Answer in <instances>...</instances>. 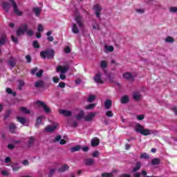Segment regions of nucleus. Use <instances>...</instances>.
<instances>
[{
  "mask_svg": "<svg viewBox=\"0 0 177 177\" xmlns=\"http://www.w3.org/2000/svg\"><path fill=\"white\" fill-rule=\"evenodd\" d=\"M25 32H26L27 35L29 37H32V35H34V31L31 29L28 30V26L26 24L21 25L18 28L17 30V35L20 37L21 35H24Z\"/></svg>",
  "mask_w": 177,
  "mask_h": 177,
  "instance_id": "nucleus-1",
  "label": "nucleus"
},
{
  "mask_svg": "<svg viewBox=\"0 0 177 177\" xmlns=\"http://www.w3.org/2000/svg\"><path fill=\"white\" fill-rule=\"evenodd\" d=\"M135 131H137L138 133L143 135V136H149V135H153V133H156V131L145 129V127L141 126L139 123L136 125Z\"/></svg>",
  "mask_w": 177,
  "mask_h": 177,
  "instance_id": "nucleus-2",
  "label": "nucleus"
},
{
  "mask_svg": "<svg viewBox=\"0 0 177 177\" xmlns=\"http://www.w3.org/2000/svg\"><path fill=\"white\" fill-rule=\"evenodd\" d=\"M40 56L43 59H53L55 57V50H46L45 51H41L40 53Z\"/></svg>",
  "mask_w": 177,
  "mask_h": 177,
  "instance_id": "nucleus-3",
  "label": "nucleus"
},
{
  "mask_svg": "<svg viewBox=\"0 0 177 177\" xmlns=\"http://www.w3.org/2000/svg\"><path fill=\"white\" fill-rule=\"evenodd\" d=\"M36 104H39V106L43 107L44 112L47 114H49V113H50V109L48 106V105H46V104H45V102L42 101H37Z\"/></svg>",
  "mask_w": 177,
  "mask_h": 177,
  "instance_id": "nucleus-4",
  "label": "nucleus"
},
{
  "mask_svg": "<svg viewBox=\"0 0 177 177\" xmlns=\"http://www.w3.org/2000/svg\"><path fill=\"white\" fill-rule=\"evenodd\" d=\"M96 114H97L96 112H91L88 113L86 116L84 117V121L89 122L96 117Z\"/></svg>",
  "mask_w": 177,
  "mask_h": 177,
  "instance_id": "nucleus-5",
  "label": "nucleus"
},
{
  "mask_svg": "<svg viewBox=\"0 0 177 177\" xmlns=\"http://www.w3.org/2000/svg\"><path fill=\"white\" fill-rule=\"evenodd\" d=\"M9 1L11 2L12 7L14 8V13H15V15H17V16H21V15H23V12L19 10V8H17V4L16 3V2H15V0Z\"/></svg>",
  "mask_w": 177,
  "mask_h": 177,
  "instance_id": "nucleus-6",
  "label": "nucleus"
},
{
  "mask_svg": "<svg viewBox=\"0 0 177 177\" xmlns=\"http://www.w3.org/2000/svg\"><path fill=\"white\" fill-rule=\"evenodd\" d=\"M75 21H76L80 28H84V20L82 19V17L81 15H76L75 17Z\"/></svg>",
  "mask_w": 177,
  "mask_h": 177,
  "instance_id": "nucleus-7",
  "label": "nucleus"
},
{
  "mask_svg": "<svg viewBox=\"0 0 177 177\" xmlns=\"http://www.w3.org/2000/svg\"><path fill=\"white\" fill-rule=\"evenodd\" d=\"M93 9L95 12L96 17L99 19L100 17V12L102 11V7L99 4L94 6Z\"/></svg>",
  "mask_w": 177,
  "mask_h": 177,
  "instance_id": "nucleus-8",
  "label": "nucleus"
},
{
  "mask_svg": "<svg viewBox=\"0 0 177 177\" xmlns=\"http://www.w3.org/2000/svg\"><path fill=\"white\" fill-rule=\"evenodd\" d=\"M57 72L62 73V74H64L65 73H67L68 71V66H58L56 69Z\"/></svg>",
  "mask_w": 177,
  "mask_h": 177,
  "instance_id": "nucleus-9",
  "label": "nucleus"
},
{
  "mask_svg": "<svg viewBox=\"0 0 177 177\" xmlns=\"http://www.w3.org/2000/svg\"><path fill=\"white\" fill-rule=\"evenodd\" d=\"M94 81L97 82V84H104V82L102 80V73H97L94 77Z\"/></svg>",
  "mask_w": 177,
  "mask_h": 177,
  "instance_id": "nucleus-10",
  "label": "nucleus"
},
{
  "mask_svg": "<svg viewBox=\"0 0 177 177\" xmlns=\"http://www.w3.org/2000/svg\"><path fill=\"white\" fill-rule=\"evenodd\" d=\"M99 143H100V140L97 138H93L91 140V145L93 147H96V146H99Z\"/></svg>",
  "mask_w": 177,
  "mask_h": 177,
  "instance_id": "nucleus-11",
  "label": "nucleus"
},
{
  "mask_svg": "<svg viewBox=\"0 0 177 177\" xmlns=\"http://www.w3.org/2000/svg\"><path fill=\"white\" fill-rule=\"evenodd\" d=\"M84 117H85V112H84V111L82 110L80 111L79 114H77L75 116L76 120H77V121L82 120V118H84Z\"/></svg>",
  "mask_w": 177,
  "mask_h": 177,
  "instance_id": "nucleus-12",
  "label": "nucleus"
},
{
  "mask_svg": "<svg viewBox=\"0 0 177 177\" xmlns=\"http://www.w3.org/2000/svg\"><path fill=\"white\" fill-rule=\"evenodd\" d=\"M8 64L10 66V67H12V68L15 67V66H16V59L11 57L8 59Z\"/></svg>",
  "mask_w": 177,
  "mask_h": 177,
  "instance_id": "nucleus-13",
  "label": "nucleus"
},
{
  "mask_svg": "<svg viewBox=\"0 0 177 177\" xmlns=\"http://www.w3.org/2000/svg\"><path fill=\"white\" fill-rule=\"evenodd\" d=\"M133 97L134 100H140L142 99V95H140V92L135 91L133 93Z\"/></svg>",
  "mask_w": 177,
  "mask_h": 177,
  "instance_id": "nucleus-14",
  "label": "nucleus"
},
{
  "mask_svg": "<svg viewBox=\"0 0 177 177\" xmlns=\"http://www.w3.org/2000/svg\"><path fill=\"white\" fill-rule=\"evenodd\" d=\"M44 85H45V83L43 80H38L35 83V88H44Z\"/></svg>",
  "mask_w": 177,
  "mask_h": 177,
  "instance_id": "nucleus-15",
  "label": "nucleus"
},
{
  "mask_svg": "<svg viewBox=\"0 0 177 177\" xmlns=\"http://www.w3.org/2000/svg\"><path fill=\"white\" fill-rule=\"evenodd\" d=\"M59 113L62 114V115H65V117H70V115H71V111L67 110L60 109Z\"/></svg>",
  "mask_w": 177,
  "mask_h": 177,
  "instance_id": "nucleus-16",
  "label": "nucleus"
},
{
  "mask_svg": "<svg viewBox=\"0 0 177 177\" xmlns=\"http://www.w3.org/2000/svg\"><path fill=\"white\" fill-rule=\"evenodd\" d=\"M123 78H125V80H129L130 81H133V76H132L130 73H124Z\"/></svg>",
  "mask_w": 177,
  "mask_h": 177,
  "instance_id": "nucleus-17",
  "label": "nucleus"
},
{
  "mask_svg": "<svg viewBox=\"0 0 177 177\" xmlns=\"http://www.w3.org/2000/svg\"><path fill=\"white\" fill-rule=\"evenodd\" d=\"M72 32H73V34H78L80 32V29H78L77 24H72Z\"/></svg>",
  "mask_w": 177,
  "mask_h": 177,
  "instance_id": "nucleus-18",
  "label": "nucleus"
},
{
  "mask_svg": "<svg viewBox=\"0 0 177 177\" xmlns=\"http://www.w3.org/2000/svg\"><path fill=\"white\" fill-rule=\"evenodd\" d=\"M86 165H93L95 164V160L92 158H87L84 160Z\"/></svg>",
  "mask_w": 177,
  "mask_h": 177,
  "instance_id": "nucleus-19",
  "label": "nucleus"
},
{
  "mask_svg": "<svg viewBox=\"0 0 177 177\" xmlns=\"http://www.w3.org/2000/svg\"><path fill=\"white\" fill-rule=\"evenodd\" d=\"M142 167V163H140V162H138L136 164V167L133 168V170L131 171V172H138V171H139V169H140V167Z\"/></svg>",
  "mask_w": 177,
  "mask_h": 177,
  "instance_id": "nucleus-20",
  "label": "nucleus"
},
{
  "mask_svg": "<svg viewBox=\"0 0 177 177\" xmlns=\"http://www.w3.org/2000/svg\"><path fill=\"white\" fill-rule=\"evenodd\" d=\"M70 169V167H68V165H64V166H62L61 168H59L58 169V172H66V171H68V169Z\"/></svg>",
  "mask_w": 177,
  "mask_h": 177,
  "instance_id": "nucleus-21",
  "label": "nucleus"
},
{
  "mask_svg": "<svg viewBox=\"0 0 177 177\" xmlns=\"http://www.w3.org/2000/svg\"><path fill=\"white\" fill-rule=\"evenodd\" d=\"M33 12L37 17H39V15H41V12H42V9H41V8L37 7L33 8Z\"/></svg>",
  "mask_w": 177,
  "mask_h": 177,
  "instance_id": "nucleus-22",
  "label": "nucleus"
},
{
  "mask_svg": "<svg viewBox=\"0 0 177 177\" xmlns=\"http://www.w3.org/2000/svg\"><path fill=\"white\" fill-rule=\"evenodd\" d=\"M105 109L109 110V109L111 108V105L113 104V102L111 101V100H106L105 101Z\"/></svg>",
  "mask_w": 177,
  "mask_h": 177,
  "instance_id": "nucleus-23",
  "label": "nucleus"
},
{
  "mask_svg": "<svg viewBox=\"0 0 177 177\" xmlns=\"http://www.w3.org/2000/svg\"><path fill=\"white\" fill-rule=\"evenodd\" d=\"M56 128H57L56 125L48 126V127H46L45 131H46V132H53V131H55V129H56Z\"/></svg>",
  "mask_w": 177,
  "mask_h": 177,
  "instance_id": "nucleus-24",
  "label": "nucleus"
},
{
  "mask_svg": "<svg viewBox=\"0 0 177 177\" xmlns=\"http://www.w3.org/2000/svg\"><path fill=\"white\" fill-rule=\"evenodd\" d=\"M129 102V97L128 95H124L121 98V103L123 104H125L126 103H128Z\"/></svg>",
  "mask_w": 177,
  "mask_h": 177,
  "instance_id": "nucleus-25",
  "label": "nucleus"
},
{
  "mask_svg": "<svg viewBox=\"0 0 177 177\" xmlns=\"http://www.w3.org/2000/svg\"><path fill=\"white\" fill-rule=\"evenodd\" d=\"M3 8L6 12H9V9H10V5L8 3V2L3 3Z\"/></svg>",
  "mask_w": 177,
  "mask_h": 177,
  "instance_id": "nucleus-26",
  "label": "nucleus"
},
{
  "mask_svg": "<svg viewBox=\"0 0 177 177\" xmlns=\"http://www.w3.org/2000/svg\"><path fill=\"white\" fill-rule=\"evenodd\" d=\"M42 118H44V116H40L37 118L35 124L36 128H38V127H39V124H41V123L42 122Z\"/></svg>",
  "mask_w": 177,
  "mask_h": 177,
  "instance_id": "nucleus-27",
  "label": "nucleus"
},
{
  "mask_svg": "<svg viewBox=\"0 0 177 177\" xmlns=\"http://www.w3.org/2000/svg\"><path fill=\"white\" fill-rule=\"evenodd\" d=\"M17 120H18V121L19 122H21V124H22L23 125H24V124H26V122H27V120L26 119V118L17 117Z\"/></svg>",
  "mask_w": 177,
  "mask_h": 177,
  "instance_id": "nucleus-28",
  "label": "nucleus"
},
{
  "mask_svg": "<svg viewBox=\"0 0 177 177\" xmlns=\"http://www.w3.org/2000/svg\"><path fill=\"white\" fill-rule=\"evenodd\" d=\"M9 129L11 133H15V131H16V125H15V124H10Z\"/></svg>",
  "mask_w": 177,
  "mask_h": 177,
  "instance_id": "nucleus-29",
  "label": "nucleus"
},
{
  "mask_svg": "<svg viewBox=\"0 0 177 177\" xmlns=\"http://www.w3.org/2000/svg\"><path fill=\"white\" fill-rule=\"evenodd\" d=\"M19 110L24 114H30V110L27 109V108L24 106L19 108Z\"/></svg>",
  "mask_w": 177,
  "mask_h": 177,
  "instance_id": "nucleus-30",
  "label": "nucleus"
},
{
  "mask_svg": "<svg viewBox=\"0 0 177 177\" xmlns=\"http://www.w3.org/2000/svg\"><path fill=\"white\" fill-rule=\"evenodd\" d=\"M80 150H81V147L80 145L73 147L71 149V151L72 153H74L75 151H80Z\"/></svg>",
  "mask_w": 177,
  "mask_h": 177,
  "instance_id": "nucleus-31",
  "label": "nucleus"
},
{
  "mask_svg": "<svg viewBox=\"0 0 177 177\" xmlns=\"http://www.w3.org/2000/svg\"><path fill=\"white\" fill-rule=\"evenodd\" d=\"M12 167V171H19V169H20V168H21L20 166L19 165V164H17V163L13 164Z\"/></svg>",
  "mask_w": 177,
  "mask_h": 177,
  "instance_id": "nucleus-32",
  "label": "nucleus"
},
{
  "mask_svg": "<svg viewBox=\"0 0 177 177\" xmlns=\"http://www.w3.org/2000/svg\"><path fill=\"white\" fill-rule=\"evenodd\" d=\"M6 42V35H3L0 39V45H3Z\"/></svg>",
  "mask_w": 177,
  "mask_h": 177,
  "instance_id": "nucleus-33",
  "label": "nucleus"
},
{
  "mask_svg": "<svg viewBox=\"0 0 177 177\" xmlns=\"http://www.w3.org/2000/svg\"><path fill=\"white\" fill-rule=\"evenodd\" d=\"M152 165H158V164H160V159L158 158H153L151 160Z\"/></svg>",
  "mask_w": 177,
  "mask_h": 177,
  "instance_id": "nucleus-34",
  "label": "nucleus"
},
{
  "mask_svg": "<svg viewBox=\"0 0 177 177\" xmlns=\"http://www.w3.org/2000/svg\"><path fill=\"white\" fill-rule=\"evenodd\" d=\"M140 158H143L145 160H149L150 157L147 153H143L140 155Z\"/></svg>",
  "mask_w": 177,
  "mask_h": 177,
  "instance_id": "nucleus-35",
  "label": "nucleus"
},
{
  "mask_svg": "<svg viewBox=\"0 0 177 177\" xmlns=\"http://www.w3.org/2000/svg\"><path fill=\"white\" fill-rule=\"evenodd\" d=\"M95 106H96V104H90L86 106L84 109H86V110H91L92 109H94Z\"/></svg>",
  "mask_w": 177,
  "mask_h": 177,
  "instance_id": "nucleus-36",
  "label": "nucleus"
},
{
  "mask_svg": "<svg viewBox=\"0 0 177 177\" xmlns=\"http://www.w3.org/2000/svg\"><path fill=\"white\" fill-rule=\"evenodd\" d=\"M100 67L101 68H106V67H107V62L101 61Z\"/></svg>",
  "mask_w": 177,
  "mask_h": 177,
  "instance_id": "nucleus-37",
  "label": "nucleus"
},
{
  "mask_svg": "<svg viewBox=\"0 0 177 177\" xmlns=\"http://www.w3.org/2000/svg\"><path fill=\"white\" fill-rule=\"evenodd\" d=\"M166 42H170L171 44H172L173 42H174V39H173L172 37H167L165 39Z\"/></svg>",
  "mask_w": 177,
  "mask_h": 177,
  "instance_id": "nucleus-38",
  "label": "nucleus"
},
{
  "mask_svg": "<svg viewBox=\"0 0 177 177\" xmlns=\"http://www.w3.org/2000/svg\"><path fill=\"white\" fill-rule=\"evenodd\" d=\"M33 48L35 49H38L39 48V44H38V41L36 40L33 41L32 42Z\"/></svg>",
  "mask_w": 177,
  "mask_h": 177,
  "instance_id": "nucleus-39",
  "label": "nucleus"
},
{
  "mask_svg": "<svg viewBox=\"0 0 177 177\" xmlns=\"http://www.w3.org/2000/svg\"><path fill=\"white\" fill-rule=\"evenodd\" d=\"M23 86H24V81L19 80V88H18V89L21 90L23 88Z\"/></svg>",
  "mask_w": 177,
  "mask_h": 177,
  "instance_id": "nucleus-40",
  "label": "nucleus"
},
{
  "mask_svg": "<svg viewBox=\"0 0 177 177\" xmlns=\"http://www.w3.org/2000/svg\"><path fill=\"white\" fill-rule=\"evenodd\" d=\"M96 99V95H90L88 98V102H92Z\"/></svg>",
  "mask_w": 177,
  "mask_h": 177,
  "instance_id": "nucleus-41",
  "label": "nucleus"
},
{
  "mask_svg": "<svg viewBox=\"0 0 177 177\" xmlns=\"http://www.w3.org/2000/svg\"><path fill=\"white\" fill-rule=\"evenodd\" d=\"M102 177H113V174L112 173H103L102 174Z\"/></svg>",
  "mask_w": 177,
  "mask_h": 177,
  "instance_id": "nucleus-42",
  "label": "nucleus"
},
{
  "mask_svg": "<svg viewBox=\"0 0 177 177\" xmlns=\"http://www.w3.org/2000/svg\"><path fill=\"white\" fill-rule=\"evenodd\" d=\"M55 172H56V170L55 169H50V172L48 174V176L52 177L53 176V174H55Z\"/></svg>",
  "mask_w": 177,
  "mask_h": 177,
  "instance_id": "nucleus-43",
  "label": "nucleus"
},
{
  "mask_svg": "<svg viewBox=\"0 0 177 177\" xmlns=\"http://www.w3.org/2000/svg\"><path fill=\"white\" fill-rule=\"evenodd\" d=\"M106 117H113L114 115V113H113V111H108L106 113Z\"/></svg>",
  "mask_w": 177,
  "mask_h": 177,
  "instance_id": "nucleus-44",
  "label": "nucleus"
},
{
  "mask_svg": "<svg viewBox=\"0 0 177 177\" xmlns=\"http://www.w3.org/2000/svg\"><path fill=\"white\" fill-rule=\"evenodd\" d=\"M1 174L3 176H8L9 175V171L7 170H2L1 171Z\"/></svg>",
  "mask_w": 177,
  "mask_h": 177,
  "instance_id": "nucleus-45",
  "label": "nucleus"
},
{
  "mask_svg": "<svg viewBox=\"0 0 177 177\" xmlns=\"http://www.w3.org/2000/svg\"><path fill=\"white\" fill-rule=\"evenodd\" d=\"M37 30L39 31V32H44V26L41 24H39L38 26Z\"/></svg>",
  "mask_w": 177,
  "mask_h": 177,
  "instance_id": "nucleus-46",
  "label": "nucleus"
},
{
  "mask_svg": "<svg viewBox=\"0 0 177 177\" xmlns=\"http://www.w3.org/2000/svg\"><path fill=\"white\" fill-rule=\"evenodd\" d=\"M106 50H108V52H113L114 51V47L112 46H106Z\"/></svg>",
  "mask_w": 177,
  "mask_h": 177,
  "instance_id": "nucleus-47",
  "label": "nucleus"
},
{
  "mask_svg": "<svg viewBox=\"0 0 177 177\" xmlns=\"http://www.w3.org/2000/svg\"><path fill=\"white\" fill-rule=\"evenodd\" d=\"M137 120L138 121H142V120H145V115H137Z\"/></svg>",
  "mask_w": 177,
  "mask_h": 177,
  "instance_id": "nucleus-48",
  "label": "nucleus"
},
{
  "mask_svg": "<svg viewBox=\"0 0 177 177\" xmlns=\"http://www.w3.org/2000/svg\"><path fill=\"white\" fill-rule=\"evenodd\" d=\"M44 73V71L40 70L36 73V76L38 77H42V74Z\"/></svg>",
  "mask_w": 177,
  "mask_h": 177,
  "instance_id": "nucleus-49",
  "label": "nucleus"
},
{
  "mask_svg": "<svg viewBox=\"0 0 177 177\" xmlns=\"http://www.w3.org/2000/svg\"><path fill=\"white\" fill-rule=\"evenodd\" d=\"M171 13H176L177 12V7H171L170 8Z\"/></svg>",
  "mask_w": 177,
  "mask_h": 177,
  "instance_id": "nucleus-50",
  "label": "nucleus"
},
{
  "mask_svg": "<svg viewBox=\"0 0 177 177\" xmlns=\"http://www.w3.org/2000/svg\"><path fill=\"white\" fill-rule=\"evenodd\" d=\"M11 39H12V42H14L15 44H19V40L17 39V37L11 36Z\"/></svg>",
  "mask_w": 177,
  "mask_h": 177,
  "instance_id": "nucleus-51",
  "label": "nucleus"
},
{
  "mask_svg": "<svg viewBox=\"0 0 177 177\" xmlns=\"http://www.w3.org/2000/svg\"><path fill=\"white\" fill-rule=\"evenodd\" d=\"M92 157H96L97 158L99 157V151H95L93 153H92Z\"/></svg>",
  "mask_w": 177,
  "mask_h": 177,
  "instance_id": "nucleus-52",
  "label": "nucleus"
},
{
  "mask_svg": "<svg viewBox=\"0 0 177 177\" xmlns=\"http://www.w3.org/2000/svg\"><path fill=\"white\" fill-rule=\"evenodd\" d=\"M65 53H70L71 52V48L70 47H66L64 48Z\"/></svg>",
  "mask_w": 177,
  "mask_h": 177,
  "instance_id": "nucleus-53",
  "label": "nucleus"
},
{
  "mask_svg": "<svg viewBox=\"0 0 177 177\" xmlns=\"http://www.w3.org/2000/svg\"><path fill=\"white\" fill-rule=\"evenodd\" d=\"M58 86H59V88H65L66 84L63 82H61L59 83Z\"/></svg>",
  "mask_w": 177,
  "mask_h": 177,
  "instance_id": "nucleus-54",
  "label": "nucleus"
},
{
  "mask_svg": "<svg viewBox=\"0 0 177 177\" xmlns=\"http://www.w3.org/2000/svg\"><path fill=\"white\" fill-rule=\"evenodd\" d=\"M34 137H30L28 141L29 145H32L34 143Z\"/></svg>",
  "mask_w": 177,
  "mask_h": 177,
  "instance_id": "nucleus-55",
  "label": "nucleus"
},
{
  "mask_svg": "<svg viewBox=\"0 0 177 177\" xmlns=\"http://www.w3.org/2000/svg\"><path fill=\"white\" fill-rule=\"evenodd\" d=\"M26 59L28 63H31V56L26 55Z\"/></svg>",
  "mask_w": 177,
  "mask_h": 177,
  "instance_id": "nucleus-56",
  "label": "nucleus"
},
{
  "mask_svg": "<svg viewBox=\"0 0 177 177\" xmlns=\"http://www.w3.org/2000/svg\"><path fill=\"white\" fill-rule=\"evenodd\" d=\"M47 39L49 42H53V39H55V38H53V37L52 36H48V37H47Z\"/></svg>",
  "mask_w": 177,
  "mask_h": 177,
  "instance_id": "nucleus-57",
  "label": "nucleus"
},
{
  "mask_svg": "<svg viewBox=\"0 0 177 177\" xmlns=\"http://www.w3.org/2000/svg\"><path fill=\"white\" fill-rule=\"evenodd\" d=\"M37 71H38V68H35L31 71V74H37Z\"/></svg>",
  "mask_w": 177,
  "mask_h": 177,
  "instance_id": "nucleus-58",
  "label": "nucleus"
},
{
  "mask_svg": "<svg viewBox=\"0 0 177 177\" xmlns=\"http://www.w3.org/2000/svg\"><path fill=\"white\" fill-rule=\"evenodd\" d=\"M53 82H55V84H57V82H59V77H53Z\"/></svg>",
  "mask_w": 177,
  "mask_h": 177,
  "instance_id": "nucleus-59",
  "label": "nucleus"
},
{
  "mask_svg": "<svg viewBox=\"0 0 177 177\" xmlns=\"http://www.w3.org/2000/svg\"><path fill=\"white\" fill-rule=\"evenodd\" d=\"M118 177H131V175L130 174H121Z\"/></svg>",
  "mask_w": 177,
  "mask_h": 177,
  "instance_id": "nucleus-60",
  "label": "nucleus"
},
{
  "mask_svg": "<svg viewBox=\"0 0 177 177\" xmlns=\"http://www.w3.org/2000/svg\"><path fill=\"white\" fill-rule=\"evenodd\" d=\"M59 78H60L61 80H66V75H64V73L60 74Z\"/></svg>",
  "mask_w": 177,
  "mask_h": 177,
  "instance_id": "nucleus-61",
  "label": "nucleus"
},
{
  "mask_svg": "<svg viewBox=\"0 0 177 177\" xmlns=\"http://www.w3.org/2000/svg\"><path fill=\"white\" fill-rule=\"evenodd\" d=\"M93 30H100L99 25L98 24L93 25Z\"/></svg>",
  "mask_w": 177,
  "mask_h": 177,
  "instance_id": "nucleus-62",
  "label": "nucleus"
},
{
  "mask_svg": "<svg viewBox=\"0 0 177 177\" xmlns=\"http://www.w3.org/2000/svg\"><path fill=\"white\" fill-rule=\"evenodd\" d=\"M134 177H140V173L136 172L134 174Z\"/></svg>",
  "mask_w": 177,
  "mask_h": 177,
  "instance_id": "nucleus-63",
  "label": "nucleus"
},
{
  "mask_svg": "<svg viewBox=\"0 0 177 177\" xmlns=\"http://www.w3.org/2000/svg\"><path fill=\"white\" fill-rule=\"evenodd\" d=\"M172 110H173L174 113L176 114V115H177V109L174 107V108H172Z\"/></svg>",
  "mask_w": 177,
  "mask_h": 177,
  "instance_id": "nucleus-64",
  "label": "nucleus"
}]
</instances>
